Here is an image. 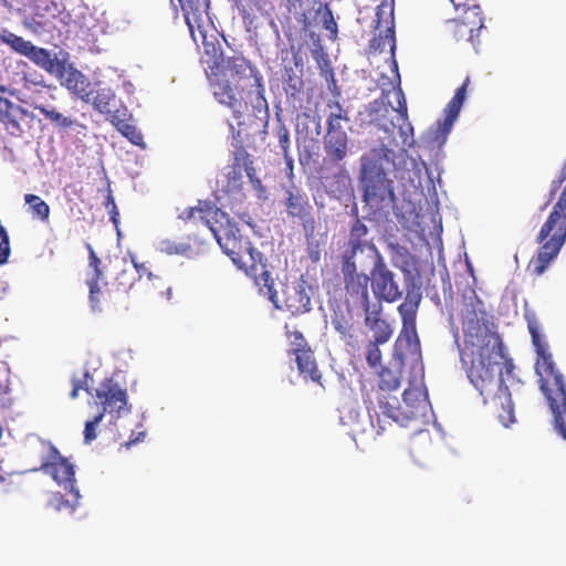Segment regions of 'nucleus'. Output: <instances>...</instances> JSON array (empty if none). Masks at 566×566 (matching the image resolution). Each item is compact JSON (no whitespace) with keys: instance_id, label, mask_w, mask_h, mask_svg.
Listing matches in <instances>:
<instances>
[{"instance_id":"1","label":"nucleus","mask_w":566,"mask_h":566,"mask_svg":"<svg viewBox=\"0 0 566 566\" xmlns=\"http://www.w3.org/2000/svg\"><path fill=\"white\" fill-rule=\"evenodd\" d=\"M463 345L460 357L467 366L471 384L490 405L500 422L509 427L515 421L514 406L502 370H513V360L504 355L500 335L492 331L483 303L479 298L464 304L462 313Z\"/></svg>"},{"instance_id":"2","label":"nucleus","mask_w":566,"mask_h":566,"mask_svg":"<svg viewBox=\"0 0 566 566\" xmlns=\"http://www.w3.org/2000/svg\"><path fill=\"white\" fill-rule=\"evenodd\" d=\"M208 0H186L182 4L185 20L198 48L208 56L206 63L216 69L213 95L229 107L237 119L247 113L249 105L254 112L268 116V102L259 71L241 55L223 57L216 36L213 22L208 13Z\"/></svg>"},{"instance_id":"3","label":"nucleus","mask_w":566,"mask_h":566,"mask_svg":"<svg viewBox=\"0 0 566 566\" xmlns=\"http://www.w3.org/2000/svg\"><path fill=\"white\" fill-rule=\"evenodd\" d=\"M525 319L537 354L535 369L539 376V387L553 413L554 430L566 440V380L556 367L553 355L548 349L541 324L536 314L526 311Z\"/></svg>"},{"instance_id":"4","label":"nucleus","mask_w":566,"mask_h":566,"mask_svg":"<svg viewBox=\"0 0 566 566\" xmlns=\"http://www.w3.org/2000/svg\"><path fill=\"white\" fill-rule=\"evenodd\" d=\"M369 230L359 219L352 224L348 239L340 254V272L343 275L346 301L363 311L370 307V274L361 270L366 265V249Z\"/></svg>"},{"instance_id":"5","label":"nucleus","mask_w":566,"mask_h":566,"mask_svg":"<svg viewBox=\"0 0 566 566\" xmlns=\"http://www.w3.org/2000/svg\"><path fill=\"white\" fill-rule=\"evenodd\" d=\"M398 108L396 109L400 116L401 124L398 125L397 140L395 135L396 125L390 122L392 129L387 136H378L380 147L371 148L360 157V177H387L396 169L395 151L392 147H400L402 150L413 147L416 144L413 136V127L408 119L407 103L402 90L396 91Z\"/></svg>"},{"instance_id":"6","label":"nucleus","mask_w":566,"mask_h":566,"mask_svg":"<svg viewBox=\"0 0 566 566\" xmlns=\"http://www.w3.org/2000/svg\"><path fill=\"white\" fill-rule=\"evenodd\" d=\"M429 409L428 394L422 384L410 385L405 389L402 405H399L395 396L378 394L377 405L371 402V407H368L371 420L374 415L377 418L382 415L402 427L409 426L410 422L422 423Z\"/></svg>"},{"instance_id":"7","label":"nucleus","mask_w":566,"mask_h":566,"mask_svg":"<svg viewBox=\"0 0 566 566\" xmlns=\"http://www.w3.org/2000/svg\"><path fill=\"white\" fill-rule=\"evenodd\" d=\"M366 261L371 264L370 286L375 297L387 303L400 300L402 292L396 281V274L387 266L382 254L369 237Z\"/></svg>"},{"instance_id":"8","label":"nucleus","mask_w":566,"mask_h":566,"mask_svg":"<svg viewBox=\"0 0 566 566\" xmlns=\"http://www.w3.org/2000/svg\"><path fill=\"white\" fill-rule=\"evenodd\" d=\"M460 14L446 21V33L452 40L465 41L474 46L479 42L480 31L484 27V17L479 4L455 3L451 0Z\"/></svg>"},{"instance_id":"9","label":"nucleus","mask_w":566,"mask_h":566,"mask_svg":"<svg viewBox=\"0 0 566 566\" xmlns=\"http://www.w3.org/2000/svg\"><path fill=\"white\" fill-rule=\"evenodd\" d=\"M212 235L239 269H247L248 263L254 261V258L261 259V252L253 248L247 238H242L239 234V229L231 226L230 222L221 226Z\"/></svg>"},{"instance_id":"10","label":"nucleus","mask_w":566,"mask_h":566,"mask_svg":"<svg viewBox=\"0 0 566 566\" xmlns=\"http://www.w3.org/2000/svg\"><path fill=\"white\" fill-rule=\"evenodd\" d=\"M375 15L374 29L378 31V34L369 41V52L381 53L385 51L386 46L389 45L392 66L395 71L398 72V64L395 60L396 36L392 1L382 0L381 3L377 6Z\"/></svg>"},{"instance_id":"11","label":"nucleus","mask_w":566,"mask_h":566,"mask_svg":"<svg viewBox=\"0 0 566 566\" xmlns=\"http://www.w3.org/2000/svg\"><path fill=\"white\" fill-rule=\"evenodd\" d=\"M2 43L8 44L14 52L30 59L34 64L42 67L50 74H59L64 70V61L52 55L49 50L35 46L32 42L24 40L10 31H6Z\"/></svg>"},{"instance_id":"12","label":"nucleus","mask_w":566,"mask_h":566,"mask_svg":"<svg viewBox=\"0 0 566 566\" xmlns=\"http://www.w3.org/2000/svg\"><path fill=\"white\" fill-rule=\"evenodd\" d=\"M469 83L470 78L467 77L462 85L455 91L454 96L447 104L443 119L438 120L436 127L428 130L427 142L432 147L437 146L441 148L446 143L465 101Z\"/></svg>"},{"instance_id":"13","label":"nucleus","mask_w":566,"mask_h":566,"mask_svg":"<svg viewBox=\"0 0 566 566\" xmlns=\"http://www.w3.org/2000/svg\"><path fill=\"white\" fill-rule=\"evenodd\" d=\"M40 470L49 473L59 484H63L64 489L72 493L75 500H78L80 493L75 489L74 467L51 443L49 444V457L41 462Z\"/></svg>"},{"instance_id":"14","label":"nucleus","mask_w":566,"mask_h":566,"mask_svg":"<svg viewBox=\"0 0 566 566\" xmlns=\"http://www.w3.org/2000/svg\"><path fill=\"white\" fill-rule=\"evenodd\" d=\"M95 397L102 406V411L119 418L122 413L129 412L126 389L113 378L104 379L96 389Z\"/></svg>"},{"instance_id":"15","label":"nucleus","mask_w":566,"mask_h":566,"mask_svg":"<svg viewBox=\"0 0 566 566\" xmlns=\"http://www.w3.org/2000/svg\"><path fill=\"white\" fill-rule=\"evenodd\" d=\"M208 248L207 241L198 234H187L179 240L161 239L157 243V250L166 255H179L193 259L202 255Z\"/></svg>"},{"instance_id":"16","label":"nucleus","mask_w":566,"mask_h":566,"mask_svg":"<svg viewBox=\"0 0 566 566\" xmlns=\"http://www.w3.org/2000/svg\"><path fill=\"white\" fill-rule=\"evenodd\" d=\"M284 205L287 216L302 222L303 230L307 237L313 235L316 222L312 213L313 208L306 195L295 187H291L286 190Z\"/></svg>"},{"instance_id":"17","label":"nucleus","mask_w":566,"mask_h":566,"mask_svg":"<svg viewBox=\"0 0 566 566\" xmlns=\"http://www.w3.org/2000/svg\"><path fill=\"white\" fill-rule=\"evenodd\" d=\"M88 250V265L93 273L86 279V284L90 289V303L93 311H101L102 302H112L113 296L109 290L102 291L98 286V281L102 279L101 260L95 253L91 244H87Z\"/></svg>"},{"instance_id":"18","label":"nucleus","mask_w":566,"mask_h":566,"mask_svg":"<svg viewBox=\"0 0 566 566\" xmlns=\"http://www.w3.org/2000/svg\"><path fill=\"white\" fill-rule=\"evenodd\" d=\"M283 303L292 315H301L311 311V287L305 281L286 284L283 289Z\"/></svg>"},{"instance_id":"19","label":"nucleus","mask_w":566,"mask_h":566,"mask_svg":"<svg viewBox=\"0 0 566 566\" xmlns=\"http://www.w3.org/2000/svg\"><path fill=\"white\" fill-rule=\"evenodd\" d=\"M244 270L253 276L259 293L268 297L276 308H281L277 292L274 287V280L271 272L266 269V264L262 262V258H254V261L248 263V268Z\"/></svg>"},{"instance_id":"20","label":"nucleus","mask_w":566,"mask_h":566,"mask_svg":"<svg viewBox=\"0 0 566 566\" xmlns=\"http://www.w3.org/2000/svg\"><path fill=\"white\" fill-rule=\"evenodd\" d=\"M387 97V94L382 93V95L379 98H376L375 101L369 103L367 108L368 116L370 118V124L376 128L377 134L382 132V136H387L391 133L392 126L390 122H392L396 125V127H398V125L402 123L401 119H399L400 114L396 111L398 106L396 108H391V111L398 114L397 122H394L392 119H387V116L389 114ZM395 135H398V128H396Z\"/></svg>"},{"instance_id":"21","label":"nucleus","mask_w":566,"mask_h":566,"mask_svg":"<svg viewBox=\"0 0 566 566\" xmlns=\"http://www.w3.org/2000/svg\"><path fill=\"white\" fill-rule=\"evenodd\" d=\"M395 357L398 358L400 365L407 361L412 364L420 361L421 347L416 328L401 329L395 343Z\"/></svg>"},{"instance_id":"22","label":"nucleus","mask_w":566,"mask_h":566,"mask_svg":"<svg viewBox=\"0 0 566 566\" xmlns=\"http://www.w3.org/2000/svg\"><path fill=\"white\" fill-rule=\"evenodd\" d=\"M53 75L56 76L61 81V84L70 92L82 101L90 103L93 90L91 87V82L82 72L73 66L66 67V63L64 62L63 72Z\"/></svg>"},{"instance_id":"23","label":"nucleus","mask_w":566,"mask_h":566,"mask_svg":"<svg viewBox=\"0 0 566 566\" xmlns=\"http://www.w3.org/2000/svg\"><path fill=\"white\" fill-rule=\"evenodd\" d=\"M326 112L325 136H348L347 129H350L349 111L337 101H328Z\"/></svg>"},{"instance_id":"24","label":"nucleus","mask_w":566,"mask_h":566,"mask_svg":"<svg viewBox=\"0 0 566 566\" xmlns=\"http://www.w3.org/2000/svg\"><path fill=\"white\" fill-rule=\"evenodd\" d=\"M105 116L106 120L133 144L139 145L143 142L142 134L129 123L130 114L124 105L116 106L115 104Z\"/></svg>"},{"instance_id":"25","label":"nucleus","mask_w":566,"mask_h":566,"mask_svg":"<svg viewBox=\"0 0 566 566\" xmlns=\"http://www.w3.org/2000/svg\"><path fill=\"white\" fill-rule=\"evenodd\" d=\"M364 182V201L374 206L386 200L396 201L391 179H360Z\"/></svg>"},{"instance_id":"26","label":"nucleus","mask_w":566,"mask_h":566,"mask_svg":"<svg viewBox=\"0 0 566 566\" xmlns=\"http://www.w3.org/2000/svg\"><path fill=\"white\" fill-rule=\"evenodd\" d=\"M227 177H255V159L243 146H235L231 163L228 166Z\"/></svg>"},{"instance_id":"27","label":"nucleus","mask_w":566,"mask_h":566,"mask_svg":"<svg viewBox=\"0 0 566 566\" xmlns=\"http://www.w3.org/2000/svg\"><path fill=\"white\" fill-rule=\"evenodd\" d=\"M422 294L419 286L413 283L407 285L405 301L398 306V313L402 318V329L416 328V315Z\"/></svg>"},{"instance_id":"28","label":"nucleus","mask_w":566,"mask_h":566,"mask_svg":"<svg viewBox=\"0 0 566 566\" xmlns=\"http://www.w3.org/2000/svg\"><path fill=\"white\" fill-rule=\"evenodd\" d=\"M324 163L336 167H343L344 160L349 154L348 136H324Z\"/></svg>"},{"instance_id":"29","label":"nucleus","mask_w":566,"mask_h":566,"mask_svg":"<svg viewBox=\"0 0 566 566\" xmlns=\"http://www.w3.org/2000/svg\"><path fill=\"white\" fill-rule=\"evenodd\" d=\"M196 213L211 233L217 232V229L221 226L229 223L228 214L210 201L199 200L196 206Z\"/></svg>"},{"instance_id":"30","label":"nucleus","mask_w":566,"mask_h":566,"mask_svg":"<svg viewBox=\"0 0 566 566\" xmlns=\"http://www.w3.org/2000/svg\"><path fill=\"white\" fill-rule=\"evenodd\" d=\"M364 313L365 324L374 333L371 342L380 344L387 343L392 335V329L390 325L380 317L379 311H371L369 307V310L364 311Z\"/></svg>"},{"instance_id":"31","label":"nucleus","mask_w":566,"mask_h":566,"mask_svg":"<svg viewBox=\"0 0 566 566\" xmlns=\"http://www.w3.org/2000/svg\"><path fill=\"white\" fill-rule=\"evenodd\" d=\"M295 361L300 375H302L304 378H310L312 381L317 382L324 387L322 382V374L317 368L314 353L311 348L295 354Z\"/></svg>"},{"instance_id":"32","label":"nucleus","mask_w":566,"mask_h":566,"mask_svg":"<svg viewBox=\"0 0 566 566\" xmlns=\"http://www.w3.org/2000/svg\"><path fill=\"white\" fill-rule=\"evenodd\" d=\"M378 388L379 390L376 392V397L378 394L390 395L391 391H396L400 387V373L398 369H391L389 367H381L378 371ZM377 405V400H370L369 403ZM368 407H371L369 405Z\"/></svg>"},{"instance_id":"33","label":"nucleus","mask_w":566,"mask_h":566,"mask_svg":"<svg viewBox=\"0 0 566 566\" xmlns=\"http://www.w3.org/2000/svg\"><path fill=\"white\" fill-rule=\"evenodd\" d=\"M411 168L413 170L415 177H441L444 172V168L441 164V159L439 158V154H437L436 158L427 164L423 160L417 161L416 159H410Z\"/></svg>"},{"instance_id":"34","label":"nucleus","mask_w":566,"mask_h":566,"mask_svg":"<svg viewBox=\"0 0 566 566\" xmlns=\"http://www.w3.org/2000/svg\"><path fill=\"white\" fill-rule=\"evenodd\" d=\"M277 139L284 164L282 172L285 175V177H293V158L289 156L290 134L286 127L283 125L277 128Z\"/></svg>"},{"instance_id":"35","label":"nucleus","mask_w":566,"mask_h":566,"mask_svg":"<svg viewBox=\"0 0 566 566\" xmlns=\"http://www.w3.org/2000/svg\"><path fill=\"white\" fill-rule=\"evenodd\" d=\"M35 109L42 114L45 119L51 122L55 127L67 129L73 127L76 124V120L72 117L64 116L62 113L55 111L54 108H49L44 105H35Z\"/></svg>"},{"instance_id":"36","label":"nucleus","mask_w":566,"mask_h":566,"mask_svg":"<svg viewBox=\"0 0 566 566\" xmlns=\"http://www.w3.org/2000/svg\"><path fill=\"white\" fill-rule=\"evenodd\" d=\"M331 324L339 334L342 339L353 337V324L350 315L344 314L342 311H335L331 317Z\"/></svg>"},{"instance_id":"37","label":"nucleus","mask_w":566,"mask_h":566,"mask_svg":"<svg viewBox=\"0 0 566 566\" xmlns=\"http://www.w3.org/2000/svg\"><path fill=\"white\" fill-rule=\"evenodd\" d=\"M93 107L102 114L108 111L116 104L115 95L109 90L98 91L90 101Z\"/></svg>"},{"instance_id":"38","label":"nucleus","mask_w":566,"mask_h":566,"mask_svg":"<svg viewBox=\"0 0 566 566\" xmlns=\"http://www.w3.org/2000/svg\"><path fill=\"white\" fill-rule=\"evenodd\" d=\"M24 199L38 217H40L42 220H48L50 216V207L46 202L32 193L25 195Z\"/></svg>"},{"instance_id":"39","label":"nucleus","mask_w":566,"mask_h":566,"mask_svg":"<svg viewBox=\"0 0 566 566\" xmlns=\"http://www.w3.org/2000/svg\"><path fill=\"white\" fill-rule=\"evenodd\" d=\"M104 207L107 209L109 219L114 223L115 227L118 226L119 222V212L115 203V199L113 196V190L111 188V182L107 181L106 189H105V201Z\"/></svg>"},{"instance_id":"40","label":"nucleus","mask_w":566,"mask_h":566,"mask_svg":"<svg viewBox=\"0 0 566 566\" xmlns=\"http://www.w3.org/2000/svg\"><path fill=\"white\" fill-rule=\"evenodd\" d=\"M287 328V325L285 326ZM286 336L290 340V345L292 346V353L295 355L297 353L304 352L306 349H310V346L303 336V334L297 331H289L286 329Z\"/></svg>"},{"instance_id":"41","label":"nucleus","mask_w":566,"mask_h":566,"mask_svg":"<svg viewBox=\"0 0 566 566\" xmlns=\"http://www.w3.org/2000/svg\"><path fill=\"white\" fill-rule=\"evenodd\" d=\"M380 343L369 340L366 347V361L371 368H377L381 361Z\"/></svg>"},{"instance_id":"42","label":"nucleus","mask_w":566,"mask_h":566,"mask_svg":"<svg viewBox=\"0 0 566 566\" xmlns=\"http://www.w3.org/2000/svg\"><path fill=\"white\" fill-rule=\"evenodd\" d=\"M132 263H133V266L135 268L140 280L146 277L149 282H154V283H155V281H158V282L163 281L159 275H156L150 271L147 263L138 262L135 256H132ZM154 287H156L155 284H154Z\"/></svg>"},{"instance_id":"43","label":"nucleus","mask_w":566,"mask_h":566,"mask_svg":"<svg viewBox=\"0 0 566 566\" xmlns=\"http://www.w3.org/2000/svg\"><path fill=\"white\" fill-rule=\"evenodd\" d=\"M104 418V412H98L92 420H88L85 422L84 428V441L85 443H91L93 440L96 439V428L102 422Z\"/></svg>"},{"instance_id":"44","label":"nucleus","mask_w":566,"mask_h":566,"mask_svg":"<svg viewBox=\"0 0 566 566\" xmlns=\"http://www.w3.org/2000/svg\"><path fill=\"white\" fill-rule=\"evenodd\" d=\"M117 282V293H127L128 290L133 286V277L127 270L120 271L116 276Z\"/></svg>"},{"instance_id":"45","label":"nucleus","mask_w":566,"mask_h":566,"mask_svg":"<svg viewBox=\"0 0 566 566\" xmlns=\"http://www.w3.org/2000/svg\"><path fill=\"white\" fill-rule=\"evenodd\" d=\"M10 394V386H9V379L6 377L4 379H0V408L8 409L12 405V399L9 396Z\"/></svg>"},{"instance_id":"46","label":"nucleus","mask_w":566,"mask_h":566,"mask_svg":"<svg viewBox=\"0 0 566 566\" xmlns=\"http://www.w3.org/2000/svg\"><path fill=\"white\" fill-rule=\"evenodd\" d=\"M90 377L88 373L86 371L84 375H83V379H73L72 380V385H73V388H72V391L70 394L71 398L72 399H75L77 398L78 396V391L81 389L90 392V388L87 386V382H86V379Z\"/></svg>"},{"instance_id":"47","label":"nucleus","mask_w":566,"mask_h":566,"mask_svg":"<svg viewBox=\"0 0 566 566\" xmlns=\"http://www.w3.org/2000/svg\"><path fill=\"white\" fill-rule=\"evenodd\" d=\"M13 108V103L4 95L0 98V120L4 122L10 117Z\"/></svg>"},{"instance_id":"48","label":"nucleus","mask_w":566,"mask_h":566,"mask_svg":"<svg viewBox=\"0 0 566 566\" xmlns=\"http://www.w3.org/2000/svg\"><path fill=\"white\" fill-rule=\"evenodd\" d=\"M42 9L51 12V15H54L55 4L50 0H39L34 8V14L38 17H44V13L41 12Z\"/></svg>"},{"instance_id":"49","label":"nucleus","mask_w":566,"mask_h":566,"mask_svg":"<svg viewBox=\"0 0 566 566\" xmlns=\"http://www.w3.org/2000/svg\"><path fill=\"white\" fill-rule=\"evenodd\" d=\"M324 27L326 30L331 31L333 34L337 33V24L334 20L332 11L326 8L323 13Z\"/></svg>"},{"instance_id":"50","label":"nucleus","mask_w":566,"mask_h":566,"mask_svg":"<svg viewBox=\"0 0 566 566\" xmlns=\"http://www.w3.org/2000/svg\"><path fill=\"white\" fill-rule=\"evenodd\" d=\"M50 504L56 510L61 511L63 509L72 507L70 502L64 499V496L60 493L53 494V496L50 500Z\"/></svg>"},{"instance_id":"51","label":"nucleus","mask_w":566,"mask_h":566,"mask_svg":"<svg viewBox=\"0 0 566 566\" xmlns=\"http://www.w3.org/2000/svg\"><path fill=\"white\" fill-rule=\"evenodd\" d=\"M195 218H197L196 206L186 208L179 214V219H181L185 222L191 221Z\"/></svg>"},{"instance_id":"52","label":"nucleus","mask_w":566,"mask_h":566,"mask_svg":"<svg viewBox=\"0 0 566 566\" xmlns=\"http://www.w3.org/2000/svg\"><path fill=\"white\" fill-rule=\"evenodd\" d=\"M144 437H145V432H143V431L138 432L135 438H130L128 441L125 442V447L127 449L130 448L132 446H134L137 442H139Z\"/></svg>"},{"instance_id":"53","label":"nucleus","mask_w":566,"mask_h":566,"mask_svg":"<svg viewBox=\"0 0 566 566\" xmlns=\"http://www.w3.org/2000/svg\"><path fill=\"white\" fill-rule=\"evenodd\" d=\"M4 95L12 96L13 95V91L10 90L9 87L4 86V85H0V98L3 97Z\"/></svg>"},{"instance_id":"54","label":"nucleus","mask_w":566,"mask_h":566,"mask_svg":"<svg viewBox=\"0 0 566 566\" xmlns=\"http://www.w3.org/2000/svg\"><path fill=\"white\" fill-rule=\"evenodd\" d=\"M563 180L564 179H558L557 181L553 182L552 192L556 191L560 187V184H562Z\"/></svg>"},{"instance_id":"55","label":"nucleus","mask_w":566,"mask_h":566,"mask_svg":"<svg viewBox=\"0 0 566 566\" xmlns=\"http://www.w3.org/2000/svg\"><path fill=\"white\" fill-rule=\"evenodd\" d=\"M297 84H298V85L293 84V88H294L295 91H300V88L302 87V81H301V80H298Z\"/></svg>"},{"instance_id":"56","label":"nucleus","mask_w":566,"mask_h":566,"mask_svg":"<svg viewBox=\"0 0 566 566\" xmlns=\"http://www.w3.org/2000/svg\"><path fill=\"white\" fill-rule=\"evenodd\" d=\"M403 255H405V258H406V259H408V260H409V259H411V255H410V253L408 252V250H407V249H403Z\"/></svg>"},{"instance_id":"57","label":"nucleus","mask_w":566,"mask_h":566,"mask_svg":"<svg viewBox=\"0 0 566 566\" xmlns=\"http://www.w3.org/2000/svg\"><path fill=\"white\" fill-rule=\"evenodd\" d=\"M250 180H251L252 182L258 184V185H260V182H261V179H260V178H256V179H250Z\"/></svg>"},{"instance_id":"58","label":"nucleus","mask_w":566,"mask_h":566,"mask_svg":"<svg viewBox=\"0 0 566 566\" xmlns=\"http://www.w3.org/2000/svg\"><path fill=\"white\" fill-rule=\"evenodd\" d=\"M331 76H332V83L334 85V87H336V83H335V80H334V76H333V73H331ZM337 91V88H335Z\"/></svg>"},{"instance_id":"59","label":"nucleus","mask_w":566,"mask_h":566,"mask_svg":"<svg viewBox=\"0 0 566 566\" xmlns=\"http://www.w3.org/2000/svg\"><path fill=\"white\" fill-rule=\"evenodd\" d=\"M405 228H410L409 224L401 222Z\"/></svg>"},{"instance_id":"60","label":"nucleus","mask_w":566,"mask_h":566,"mask_svg":"<svg viewBox=\"0 0 566 566\" xmlns=\"http://www.w3.org/2000/svg\"><path fill=\"white\" fill-rule=\"evenodd\" d=\"M6 31H7V30H4V31H3V34H0V41H1V42H2V36L4 35V32H6Z\"/></svg>"},{"instance_id":"61","label":"nucleus","mask_w":566,"mask_h":566,"mask_svg":"<svg viewBox=\"0 0 566 566\" xmlns=\"http://www.w3.org/2000/svg\"><path fill=\"white\" fill-rule=\"evenodd\" d=\"M38 25L43 29V24L41 22H38Z\"/></svg>"},{"instance_id":"62","label":"nucleus","mask_w":566,"mask_h":566,"mask_svg":"<svg viewBox=\"0 0 566 566\" xmlns=\"http://www.w3.org/2000/svg\"><path fill=\"white\" fill-rule=\"evenodd\" d=\"M454 337H455V339H458V331H455Z\"/></svg>"}]
</instances>
